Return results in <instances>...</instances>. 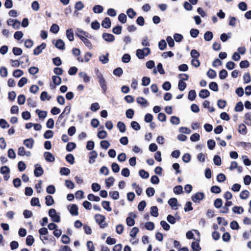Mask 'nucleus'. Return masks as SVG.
<instances>
[{
	"mask_svg": "<svg viewBox=\"0 0 251 251\" xmlns=\"http://www.w3.org/2000/svg\"><path fill=\"white\" fill-rule=\"evenodd\" d=\"M151 53L150 49L145 48L143 49H138L136 50V55L140 59L144 58L146 56L148 55Z\"/></svg>",
	"mask_w": 251,
	"mask_h": 251,
	"instance_id": "obj_1",
	"label": "nucleus"
},
{
	"mask_svg": "<svg viewBox=\"0 0 251 251\" xmlns=\"http://www.w3.org/2000/svg\"><path fill=\"white\" fill-rule=\"evenodd\" d=\"M96 222L100 225L101 228H104L106 226L107 224L104 223L105 217L104 216L97 214L95 216Z\"/></svg>",
	"mask_w": 251,
	"mask_h": 251,
	"instance_id": "obj_2",
	"label": "nucleus"
},
{
	"mask_svg": "<svg viewBox=\"0 0 251 251\" xmlns=\"http://www.w3.org/2000/svg\"><path fill=\"white\" fill-rule=\"evenodd\" d=\"M49 215L51 218L52 222L59 223L60 221V216L57 214L55 209L53 208L50 209Z\"/></svg>",
	"mask_w": 251,
	"mask_h": 251,
	"instance_id": "obj_3",
	"label": "nucleus"
},
{
	"mask_svg": "<svg viewBox=\"0 0 251 251\" xmlns=\"http://www.w3.org/2000/svg\"><path fill=\"white\" fill-rule=\"evenodd\" d=\"M136 214L133 212L128 214V216L126 218V223L128 226H132L135 224L134 219L136 218Z\"/></svg>",
	"mask_w": 251,
	"mask_h": 251,
	"instance_id": "obj_4",
	"label": "nucleus"
},
{
	"mask_svg": "<svg viewBox=\"0 0 251 251\" xmlns=\"http://www.w3.org/2000/svg\"><path fill=\"white\" fill-rule=\"evenodd\" d=\"M75 35L80 39L83 37H91V35L87 32L83 30L81 28H77L75 31Z\"/></svg>",
	"mask_w": 251,
	"mask_h": 251,
	"instance_id": "obj_5",
	"label": "nucleus"
},
{
	"mask_svg": "<svg viewBox=\"0 0 251 251\" xmlns=\"http://www.w3.org/2000/svg\"><path fill=\"white\" fill-rule=\"evenodd\" d=\"M7 23L8 25L12 26L14 29H18L20 27V22L17 20L9 19L7 21Z\"/></svg>",
	"mask_w": 251,
	"mask_h": 251,
	"instance_id": "obj_6",
	"label": "nucleus"
},
{
	"mask_svg": "<svg viewBox=\"0 0 251 251\" xmlns=\"http://www.w3.org/2000/svg\"><path fill=\"white\" fill-rule=\"evenodd\" d=\"M204 197V194L202 192H198L192 197V200L194 202H199Z\"/></svg>",
	"mask_w": 251,
	"mask_h": 251,
	"instance_id": "obj_7",
	"label": "nucleus"
},
{
	"mask_svg": "<svg viewBox=\"0 0 251 251\" xmlns=\"http://www.w3.org/2000/svg\"><path fill=\"white\" fill-rule=\"evenodd\" d=\"M18 154L19 156H30L31 155V152L29 151H25V149L24 147H20L18 150Z\"/></svg>",
	"mask_w": 251,
	"mask_h": 251,
	"instance_id": "obj_8",
	"label": "nucleus"
},
{
	"mask_svg": "<svg viewBox=\"0 0 251 251\" xmlns=\"http://www.w3.org/2000/svg\"><path fill=\"white\" fill-rule=\"evenodd\" d=\"M35 168L34 171V175L36 177H39L41 176L44 173L43 169L40 166V165L38 164H37L35 165Z\"/></svg>",
	"mask_w": 251,
	"mask_h": 251,
	"instance_id": "obj_9",
	"label": "nucleus"
},
{
	"mask_svg": "<svg viewBox=\"0 0 251 251\" xmlns=\"http://www.w3.org/2000/svg\"><path fill=\"white\" fill-rule=\"evenodd\" d=\"M68 209H69L70 213L72 215L76 216L78 214V207L75 204H71L68 207Z\"/></svg>",
	"mask_w": 251,
	"mask_h": 251,
	"instance_id": "obj_10",
	"label": "nucleus"
},
{
	"mask_svg": "<svg viewBox=\"0 0 251 251\" xmlns=\"http://www.w3.org/2000/svg\"><path fill=\"white\" fill-rule=\"evenodd\" d=\"M102 38L107 42H112L114 41L115 39L113 35L107 33H103Z\"/></svg>",
	"mask_w": 251,
	"mask_h": 251,
	"instance_id": "obj_11",
	"label": "nucleus"
},
{
	"mask_svg": "<svg viewBox=\"0 0 251 251\" xmlns=\"http://www.w3.org/2000/svg\"><path fill=\"white\" fill-rule=\"evenodd\" d=\"M34 140L33 138H30L26 139L24 141L23 144L29 149H31L33 147Z\"/></svg>",
	"mask_w": 251,
	"mask_h": 251,
	"instance_id": "obj_12",
	"label": "nucleus"
},
{
	"mask_svg": "<svg viewBox=\"0 0 251 251\" xmlns=\"http://www.w3.org/2000/svg\"><path fill=\"white\" fill-rule=\"evenodd\" d=\"M45 159L49 162H52L55 160V157L50 152L46 151L44 154Z\"/></svg>",
	"mask_w": 251,
	"mask_h": 251,
	"instance_id": "obj_13",
	"label": "nucleus"
},
{
	"mask_svg": "<svg viewBox=\"0 0 251 251\" xmlns=\"http://www.w3.org/2000/svg\"><path fill=\"white\" fill-rule=\"evenodd\" d=\"M46 44L44 43L41 44L40 46L37 47L33 51V53L34 55H37L40 54L43 49L46 48Z\"/></svg>",
	"mask_w": 251,
	"mask_h": 251,
	"instance_id": "obj_14",
	"label": "nucleus"
},
{
	"mask_svg": "<svg viewBox=\"0 0 251 251\" xmlns=\"http://www.w3.org/2000/svg\"><path fill=\"white\" fill-rule=\"evenodd\" d=\"M91 37H83L80 40L83 42L84 45L90 50L93 49V45L91 42L88 39Z\"/></svg>",
	"mask_w": 251,
	"mask_h": 251,
	"instance_id": "obj_15",
	"label": "nucleus"
},
{
	"mask_svg": "<svg viewBox=\"0 0 251 251\" xmlns=\"http://www.w3.org/2000/svg\"><path fill=\"white\" fill-rule=\"evenodd\" d=\"M66 37L70 41H73L74 40V32L72 28H69L66 31Z\"/></svg>",
	"mask_w": 251,
	"mask_h": 251,
	"instance_id": "obj_16",
	"label": "nucleus"
},
{
	"mask_svg": "<svg viewBox=\"0 0 251 251\" xmlns=\"http://www.w3.org/2000/svg\"><path fill=\"white\" fill-rule=\"evenodd\" d=\"M111 21L109 18L106 17L105 18L101 23V25L104 27L106 28H108L111 26Z\"/></svg>",
	"mask_w": 251,
	"mask_h": 251,
	"instance_id": "obj_17",
	"label": "nucleus"
},
{
	"mask_svg": "<svg viewBox=\"0 0 251 251\" xmlns=\"http://www.w3.org/2000/svg\"><path fill=\"white\" fill-rule=\"evenodd\" d=\"M98 156V153L95 151H93L90 153L89 155V162L90 164L94 163L95 161V159Z\"/></svg>",
	"mask_w": 251,
	"mask_h": 251,
	"instance_id": "obj_18",
	"label": "nucleus"
},
{
	"mask_svg": "<svg viewBox=\"0 0 251 251\" xmlns=\"http://www.w3.org/2000/svg\"><path fill=\"white\" fill-rule=\"evenodd\" d=\"M55 47L61 50H64L65 49V43L64 41L61 39H58L56 41L55 44Z\"/></svg>",
	"mask_w": 251,
	"mask_h": 251,
	"instance_id": "obj_19",
	"label": "nucleus"
},
{
	"mask_svg": "<svg viewBox=\"0 0 251 251\" xmlns=\"http://www.w3.org/2000/svg\"><path fill=\"white\" fill-rule=\"evenodd\" d=\"M210 95L209 92L207 89H202L199 93V96L201 98L205 99Z\"/></svg>",
	"mask_w": 251,
	"mask_h": 251,
	"instance_id": "obj_20",
	"label": "nucleus"
},
{
	"mask_svg": "<svg viewBox=\"0 0 251 251\" xmlns=\"http://www.w3.org/2000/svg\"><path fill=\"white\" fill-rule=\"evenodd\" d=\"M79 76L83 79V82L88 83L90 81V77L85 72H80Z\"/></svg>",
	"mask_w": 251,
	"mask_h": 251,
	"instance_id": "obj_21",
	"label": "nucleus"
},
{
	"mask_svg": "<svg viewBox=\"0 0 251 251\" xmlns=\"http://www.w3.org/2000/svg\"><path fill=\"white\" fill-rule=\"evenodd\" d=\"M169 204L175 209H177V200L176 198H171L168 201Z\"/></svg>",
	"mask_w": 251,
	"mask_h": 251,
	"instance_id": "obj_22",
	"label": "nucleus"
},
{
	"mask_svg": "<svg viewBox=\"0 0 251 251\" xmlns=\"http://www.w3.org/2000/svg\"><path fill=\"white\" fill-rule=\"evenodd\" d=\"M199 240H198L197 241H194L191 244V248L194 251H200L201 250V248L200 246L199 243Z\"/></svg>",
	"mask_w": 251,
	"mask_h": 251,
	"instance_id": "obj_23",
	"label": "nucleus"
},
{
	"mask_svg": "<svg viewBox=\"0 0 251 251\" xmlns=\"http://www.w3.org/2000/svg\"><path fill=\"white\" fill-rule=\"evenodd\" d=\"M45 200H46V204L47 206H51L54 202L52 197L50 195L47 196L45 197Z\"/></svg>",
	"mask_w": 251,
	"mask_h": 251,
	"instance_id": "obj_24",
	"label": "nucleus"
},
{
	"mask_svg": "<svg viewBox=\"0 0 251 251\" xmlns=\"http://www.w3.org/2000/svg\"><path fill=\"white\" fill-rule=\"evenodd\" d=\"M114 178L113 177H109L105 179V184L107 188H110L113 185L114 182Z\"/></svg>",
	"mask_w": 251,
	"mask_h": 251,
	"instance_id": "obj_25",
	"label": "nucleus"
},
{
	"mask_svg": "<svg viewBox=\"0 0 251 251\" xmlns=\"http://www.w3.org/2000/svg\"><path fill=\"white\" fill-rule=\"evenodd\" d=\"M35 112L37 114L38 117L40 118L44 119L47 116V112L46 111H42L39 109H36Z\"/></svg>",
	"mask_w": 251,
	"mask_h": 251,
	"instance_id": "obj_26",
	"label": "nucleus"
},
{
	"mask_svg": "<svg viewBox=\"0 0 251 251\" xmlns=\"http://www.w3.org/2000/svg\"><path fill=\"white\" fill-rule=\"evenodd\" d=\"M213 37V34L211 31H206L204 35V39L206 41H211Z\"/></svg>",
	"mask_w": 251,
	"mask_h": 251,
	"instance_id": "obj_27",
	"label": "nucleus"
},
{
	"mask_svg": "<svg viewBox=\"0 0 251 251\" xmlns=\"http://www.w3.org/2000/svg\"><path fill=\"white\" fill-rule=\"evenodd\" d=\"M117 127L119 128V131L122 133L125 132L126 130V127L125 124L122 122H119L117 123Z\"/></svg>",
	"mask_w": 251,
	"mask_h": 251,
	"instance_id": "obj_28",
	"label": "nucleus"
},
{
	"mask_svg": "<svg viewBox=\"0 0 251 251\" xmlns=\"http://www.w3.org/2000/svg\"><path fill=\"white\" fill-rule=\"evenodd\" d=\"M232 211L234 213L240 214L244 212V209L241 206H235L232 208Z\"/></svg>",
	"mask_w": 251,
	"mask_h": 251,
	"instance_id": "obj_29",
	"label": "nucleus"
},
{
	"mask_svg": "<svg viewBox=\"0 0 251 251\" xmlns=\"http://www.w3.org/2000/svg\"><path fill=\"white\" fill-rule=\"evenodd\" d=\"M102 206L103 208L107 211H112V208L110 207V202L109 201H103L102 202Z\"/></svg>",
	"mask_w": 251,
	"mask_h": 251,
	"instance_id": "obj_30",
	"label": "nucleus"
},
{
	"mask_svg": "<svg viewBox=\"0 0 251 251\" xmlns=\"http://www.w3.org/2000/svg\"><path fill=\"white\" fill-rule=\"evenodd\" d=\"M126 14L130 19H133L136 15V12L132 8L128 9L126 11Z\"/></svg>",
	"mask_w": 251,
	"mask_h": 251,
	"instance_id": "obj_31",
	"label": "nucleus"
},
{
	"mask_svg": "<svg viewBox=\"0 0 251 251\" xmlns=\"http://www.w3.org/2000/svg\"><path fill=\"white\" fill-rule=\"evenodd\" d=\"M93 12L95 13H101L103 12V8L100 5H96L93 8Z\"/></svg>",
	"mask_w": 251,
	"mask_h": 251,
	"instance_id": "obj_32",
	"label": "nucleus"
},
{
	"mask_svg": "<svg viewBox=\"0 0 251 251\" xmlns=\"http://www.w3.org/2000/svg\"><path fill=\"white\" fill-rule=\"evenodd\" d=\"M87 199L90 201H99L100 200L98 196H96L93 194H90L87 196Z\"/></svg>",
	"mask_w": 251,
	"mask_h": 251,
	"instance_id": "obj_33",
	"label": "nucleus"
},
{
	"mask_svg": "<svg viewBox=\"0 0 251 251\" xmlns=\"http://www.w3.org/2000/svg\"><path fill=\"white\" fill-rule=\"evenodd\" d=\"M96 74L98 79V81L99 83L105 81L102 75L101 74L100 72H99L98 70H96Z\"/></svg>",
	"mask_w": 251,
	"mask_h": 251,
	"instance_id": "obj_34",
	"label": "nucleus"
},
{
	"mask_svg": "<svg viewBox=\"0 0 251 251\" xmlns=\"http://www.w3.org/2000/svg\"><path fill=\"white\" fill-rule=\"evenodd\" d=\"M108 54L106 55H102L100 56L99 60L102 64H106L109 61V59L108 57Z\"/></svg>",
	"mask_w": 251,
	"mask_h": 251,
	"instance_id": "obj_35",
	"label": "nucleus"
},
{
	"mask_svg": "<svg viewBox=\"0 0 251 251\" xmlns=\"http://www.w3.org/2000/svg\"><path fill=\"white\" fill-rule=\"evenodd\" d=\"M51 97L50 96L48 93L46 91L43 92L40 96V99L41 100L45 101V100H50Z\"/></svg>",
	"mask_w": 251,
	"mask_h": 251,
	"instance_id": "obj_36",
	"label": "nucleus"
},
{
	"mask_svg": "<svg viewBox=\"0 0 251 251\" xmlns=\"http://www.w3.org/2000/svg\"><path fill=\"white\" fill-rule=\"evenodd\" d=\"M59 30V26L55 24H53L50 27V31L56 34L58 32Z\"/></svg>",
	"mask_w": 251,
	"mask_h": 251,
	"instance_id": "obj_37",
	"label": "nucleus"
},
{
	"mask_svg": "<svg viewBox=\"0 0 251 251\" xmlns=\"http://www.w3.org/2000/svg\"><path fill=\"white\" fill-rule=\"evenodd\" d=\"M196 97V93L195 90H191L188 93V98L191 101L194 100Z\"/></svg>",
	"mask_w": 251,
	"mask_h": 251,
	"instance_id": "obj_38",
	"label": "nucleus"
},
{
	"mask_svg": "<svg viewBox=\"0 0 251 251\" xmlns=\"http://www.w3.org/2000/svg\"><path fill=\"white\" fill-rule=\"evenodd\" d=\"M137 102L142 106H146L148 101L143 97H139L137 98Z\"/></svg>",
	"mask_w": 251,
	"mask_h": 251,
	"instance_id": "obj_39",
	"label": "nucleus"
},
{
	"mask_svg": "<svg viewBox=\"0 0 251 251\" xmlns=\"http://www.w3.org/2000/svg\"><path fill=\"white\" fill-rule=\"evenodd\" d=\"M151 214L154 217H157L158 216V208L156 206H154L151 207Z\"/></svg>",
	"mask_w": 251,
	"mask_h": 251,
	"instance_id": "obj_40",
	"label": "nucleus"
},
{
	"mask_svg": "<svg viewBox=\"0 0 251 251\" xmlns=\"http://www.w3.org/2000/svg\"><path fill=\"white\" fill-rule=\"evenodd\" d=\"M249 194L248 190H243L240 194V198L242 200H246L248 198Z\"/></svg>",
	"mask_w": 251,
	"mask_h": 251,
	"instance_id": "obj_41",
	"label": "nucleus"
},
{
	"mask_svg": "<svg viewBox=\"0 0 251 251\" xmlns=\"http://www.w3.org/2000/svg\"><path fill=\"white\" fill-rule=\"evenodd\" d=\"M170 122L173 125H177L180 123V120L178 117L173 116L171 117Z\"/></svg>",
	"mask_w": 251,
	"mask_h": 251,
	"instance_id": "obj_42",
	"label": "nucleus"
},
{
	"mask_svg": "<svg viewBox=\"0 0 251 251\" xmlns=\"http://www.w3.org/2000/svg\"><path fill=\"white\" fill-rule=\"evenodd\" d=\"M186 87V83L184 82L182 80H179L178 84V89L182 91L185 90Z\"/></svg>",
	"mask_w": 251,
	"mask_h": 251,
	"instance_id": "obj_43",
	"label": "nucleus"
},
{
	"mask_svg": "<svg viewBox=\"0 0 251 251\" xmlns=\"http://www.w3.org/2000/svg\"><path fill=\"white\" fill-rule=\"evenodd\" d=\"M100 147L105 149L107 150L110 146L109 142L107 140H103L100 143Z\"/></svg>",
	"mask_w": 251,
	"mask_h": 251,
	"instance_id": "obj_44",
	"label": "nucleus"
},
{
	"mask_svg": "<svg viewBox=\"0 0 251 251\" xmlns=\"http://www.w3.org/2000/svg\"><path fill=\"white\" fill-rule=\"evenodd\" d=\"M173 191L176 194H181L183 192V188L181 185H177L174 188Z\"/></svg>",
	"mask_w": 251,
	"mask_h": 251,
	"instance_id": "obj_45",
	"label": "nucleus"
},
{
	"mask_svg": "<svg viewBox=\"0 0 251 251\" xmlns=\"http://www.w3.org/2000/svg\"><path fill=\"white\" fill-rule=\"evenodd\" d=\"M52 80L55 85H58L61 82V78L58 76L54 75L52 77Z\"/></svg>",
	"mask_w": 251,
	"mask_h": 251,
	"instance_id": "obj_46",
	"label": "nucleus"
},
{
	"mask_svg": "<svg viewBox=\"0 0 251 251\" xmlns=\"http://www.w3.org/2000/svg\"><path fill=\"white\" fill-rule=\"evenodd\" d=\"M216 72L212 69H209L207 72V75L211 79L214 78L216 76Z\"/></svg>",
	"mask_w": 251,
	"mask_h": 251,
	"instance_id": "obj_47",
	"label": "nucleus"
},
{
	"mask_svg": "<svg viewBox=\"0 0 251 251\" xmlns=\"http://www.w3.org/2000/svg\"><path fill=\"white\" fill-rule=\"evenodd\" d=\"M26 98L25 95H20L18 97V103L20 105L24 104L25 102Z\"/></svg>",
	"mask_w": 251,
	"mask_h": 251,
	"instance_id": "obj_48",
	"label": "nucleus"
},
{
	"mask_svg": "<svg viewBox=\"0 0 251 251\" xmlns=\"http://www.w3.org/2000/svg\"><path fill=\"white\" fill-rule=\"evenodd\" d=\"M60 173L61 175L68 176L70 173V170L67 168L62 167L60 169Z\"/></svg>",
	"mask_w": 251,
	"mask_h": 251,
	"instance_id": "obj_49",
	"label": "nucleus"
},
{
	"mask_svg": "<svg viewBox=\"0 0 251 251\" xmlns=\"http://www.w3.org/2000/svg\"><path fill=\"white\" fill-rule=\"evenodd\" d=\"M47 192L50 194H53L55 192V188L54 185H49L46 189Z\"/></svg>",
	"mask_w": 251,
	"mask_h": 251,
	"instance_id": "obj_50",
	"label": "nucleus"
},
{
	"mask_svg": "<svg viewBox=\"0 0 251 251\" xmlns=\"http://www.w3.org/2000/svg\"><path fill=\"white\" fill-rule=\"evenodd\" d=\"M24 74V72L21 70H16L13 73V75L17 78L20 77Z\"/></svg>",
	"mask_w": 251,
	"mask_h": 251,
	"instance_id": "obj_51",
	"label": "nucleus"
},
{
	"mask_svg": "<svg viewBox=\"0 0 251 251\" xmlns=\"http://www.w3.org/2000/svg\"><path fill=\"white\" fill-rule=\"evenodd\" d=\"M107 133L105 130H101L98 133V137L100 139H103L107 137Z\"/></svg>",
	"mask_w": 251,
	"mask_h": 251,
	"instance_id": "obj_52",
	"label": "nucleus"
},
{
	"mask_svg": "<svg viewBox=\"0 0 251 251\" xmlns=\"http://www.w3.org/2000/svg\"><path fill=\"white\" fill-rule=\"evenodd\" d=\"M209 87V88L213 91L217 92L218 91V84L215 82H210Z\"/></svg>",
	"mask_w": 251,
	"mask_h": 251,
	"instance_id": "obj_53",
	"label": "nucleus"
},
{
	"mask_svg": "<svg viewBox=\"0 0 251 251\" xmlns=\"http://www.w3.org/2000/svg\"><path fill=\"white\" fill-rule=\"evenodd\" d=\"M246 126L244 124H241L238 126V131L240 133L245 134L246 133Z\"/></svg>",
	"mask_w": 251,
	"mask_h": 251,
	"instance_id": "obj_54",
	"label": "nucleus"
},
{
	"mask_svg": "<svg viewBox=\"0 0 251 251\" xmlns=\"http://www.w3.org/2000/svg\"><path fill=\"white\" fill-rule=\"evenodd\" d=\"M34 241V239L32 236L28 235L27 236L26 239V244L28 246H31Z\"/></svg>",
	"mask_w": 251,
	"mask_h": 251,
	"instance_id": "obj_55",
	"label": "nucleus"
},
{
	"mask_svg": "<svg viewBox=\"0 0 251 251\" xmlns=\"http://www.w3.org/2000/svg\"><path fill=\"white\" fill-rule=\"evenodd\" d=\"M84 4L82 1H79L75 4V8L78 11L81 10L84 8Z\"/></svg>",
	"mask_w": 251,
	"mask_h": 251,
	"instance_id": "obj_56",
	"label": "nucleus"
},
{
	"mask_svg": "<svg viewBox=\"0 0 251 251\" xmlns=\"http://www.w3.org/2000/svg\"><path fill=\"white\" fill-rule=\"evenodd\" d=\"M118 20L122 24H125L126 22V16L124 13L120 14L118 16Z\"/></svg>",
	"mask_w": 251,
	"mask_h": 251,
	"instance_id": "obj_57",
	"label": "nucleus"
},
{
	"mask_svg": "<svg viewBox=\"0 0 251 251\" xmlns=\"http://www.w3.org/2000/svg\"><path fill=\"white\" fill-rule=\"evenodd\" d=\"M75 144L73 142H69L66 146V150L68 151H72L75 148Z\"/></svg>",
	"mask_w": 251,
	"mask_h": 251,
	"instance_id": "obj_58",
	"label": "nucleus"
},
{
	"mask_svg": "<svg viewBox=\"0 0 251 251\" xmlns=\"http://www.w3.org/2000/svg\"><path fill=\"white\" fill-rule=\"evenodd\" d=\"M12 52L15 55H20L22 54L23 50L20 48L14 47L12 50Z\"/></svg>",
	"mask_w": 251,
	"mask_h": 251,
	"instance_id": "obj_59",
	"label": "nucleus"
},
{
	"mask_svg": "<svg viewBox=\"0 0 251 251\" xmlns=\"http://www.w3.org/2000/svg\"><path fill=\"white\" fill-rule=\"evenodd\" d=\"M7 69L4 67H1L0 68V75L1 77H6L7 76Z\"/></svg>",
	"mask_w": 251,
	"mask_h": 251,
	"instance_id": "obj_60",
	"label": "nucleus"
},
{
	"mask_svg": "<svg viewBox=\"0 0 251 251\" xmlns=\"http://www.w3.org/2000/svg\"><path fill=\"white\" fill-rule=\"evenodd\" d=\"M130 125L131 127L135 130H139L141 128L140 125L137 122L132 121Z\"/></svg>",
	"mask_w": 251,
	"mask_h": 251,
	"instance_id": "obj_61",
	"label": "nucleus"
},
{
	"mask_svg": "<svg viewBox=\"0 0 251 251\" xmlns=\"http://www.w3.org/2000/svg\"><path fill=\"white\" fill-rule=\"evenodd\" d=\"M139 176L143 178H147L149 176V173L144 170H141L139 172Z\"/></svg>",
	"mask_w": 251,
	"mask_h": 251,
	"instance_id": "obj_62",
	"label": "nucleus"
},
{
	"mask_svg": "<svg viewBox=\"0 0 251 251\" xmlns=\"http://www.w3.org/2000/svg\"><path fill=\"white\" fill-rule=\"evenodd\" d=\"M109 195L114 200H118L119 198V193L117 191L110 192Z\"/></svg>",
	"mask_w": 251,
	"mask_h": 251,
	"instance_id": "obj_63",
	"label": "nucleus"
},
{
	"mask_svg": "<svg viewBox=\"0 0 251 251\" xmlns=\"http://www.w3.org/2000/svg\"><path fill=\"white\" fill-rule=\"evenodd\" d=\"M246 124L251 125V113H248L245 115Z\"/></svg>",
	"mask_w": 251,
	"mask_h": 251,
	"instance_id": "obj_64",
	"label": "nucleus"
}]
</instances>
